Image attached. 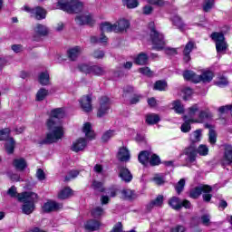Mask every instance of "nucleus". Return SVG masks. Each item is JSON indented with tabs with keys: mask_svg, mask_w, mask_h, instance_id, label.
I'll return each mask as SVG.
<instances>
[{
	"mask_svg": "<svg viewBox=\"0 0 232 232\" xmlns=\"http://www.w3.org/2000/svg\"><path fill=\"white\" fill-rule=\"evenodd\" d=\"M111 137H115V130H109L102 137L103 142H108Z\"/></svg>",
	"mask_w": 232,
	"mask_h": 232,
	"instance_id": "6e6d98bb",
	"label": "nucleus"
},
{
	"mask_svg": "<svg viewBox=\"0 0 232 232\" xmlns=\"http://www.w3.org/2000/svg\"><path fill=\"white\" fill-rule=\"evenodd\" d=\"M149 160L150 166H159L160 164V158L156 154H151V152Z\"/></svg>",
	"mask_w": 232,
	"mask_h": 232,
	"instance_id": "603ef678",
	"label": "nucleus"
},
{
	"mask_svg": "<svg viewBox=\"0 0 232 232\" xmlns=\"http://www.w3.org/2000/svg\"><path fill=\"white\" fill-rule=\"evenodd\" d=\"M196 152L200 157H207L209 153V148L207 145L201 144L196 149Z\"/></svg>",
	"mask_w": 232,
	"mask_h": 232,
	"instance_id": "a19ab883",
	"label": "nucleus"
},
{
	"mask_svg": "<svg viewBox=\"0 0 232 232\" xmlns=\"http://www.w3.org/2000/svg\"><path fill=\"white\" fill-rule=\"evenodd\" d=\"M100 227L101 222L95 219L89 220L84 224V228L86 231H99Z\"/></svg>",
	"mask_w": 232,
	"mask_h": 232,
	"instance_id": "393cba45",
	"label": "nucleus"
},
{
	"mask_svg": "<svg viewBox=\"0 0 232 232\" xmlns=\"http://www.w3.org/2000/svg\"><path fill=\"white\" fill-rule=\"evenodd\" d=\"M125 5L129 9L137 8V6H139V1L138 0H126Z\"/></svg>",
	"mask_w": 232,
	"mask_h": 232,
	"instance_id": "680f3d73",
	"label": "nucleus"
},
{
	"mask_svg": "<svg viewBox=\"0 0 232 232\" xmlns=\"http://www.w3.org/2000/svg\"><path fill=\"white\" fill-rule=\"evenodd\" d=\"M35 177L40 182H43V180H46V173H44V170H43V169H38L36 170Z\"/></svg>",
	"mask_w": 232,
	"mask_h": 232,
	"instance_id": "4d7b16f0",
	"label": "nucleus"
},
{
	"mask_svg": "<svg viewBox=\"0 0 232 232\" xmlns=\"http://www.w3.org/2000/svg\"><path fill=\"white\" fill-rule=\"evenodd\" d=\"M66 115L64 108H56L51 111L50 118L46 121L48 132L44 140H40L38 144H53L63 139L64 135V130L61 123V119Z\"/></svg>",
	"mask_w": 232,
	"mask_h": 232,
	"instance_id": "f257e3e1",
	"label": "nucleus"
},
{
	"mask_svg": "<svg viewBox=\"0 0 232 232\" xmlns=\"http://www.w3.org/2000/svg\"><path fill=\"white\" fill-rule=\"evenodd\" d=\"M48 97V90L41 88L36 93V101H44Z\"/></svg>",
	"mask_w": 232,
	"mask_h": 232,
	"instance_id": "a18cd8bd",
	"label": "nucleus"
},
{
	"mask_svg": "<svg viewBox=\"0 0 232 232\" xmlns=\"http://www.w3.org/2000/svg\"><path fill=\"white\" fill-rule=\"evenodd\" d=\"M201 137H202V130H197L190 134V141L192 142V144H195V142H200Z\"/></svg>",
	"mask_w": 232,
	"mask_h": 232,
	"instance_id": "37998d69",
	"label": "nucleus"
},
{
	"mask_svg": "<svg viewBox=\"0 0 232 232\" xmlns=\"http://www.w3.org/2000/svg\"><path fill=\"white\" fill-rule=\"evenodd\" d=\"M184 155H186V160L187 162H190V164H193L197 160V147H195V144H191L188 147H187L184 150Z\"/></svg>",
	"mask_w": 232,
	"mask_h": 232,
	"instance_id": "6e6552de",
	"label": "nucleus"
},
{
	"mask_svg": "<svg viewBox=\"0 0 232 232\" xmlns=\"http://www.w3.org/2000/svg\"><path fill=\"white\" fill-rule=\"evenodd\" d=\"M168 88V83L165 81H158L154 84V90H159V92H166Z\"/></svg>",
	"mask_w": 232,
	"mask_h": 232,
	"instance_id": "09e8293b",
	"label": "nucleus"
},
{
	"mask_svg": "<svg viewBox=\"0 0 232 232\" xmlns=\"http://www.w3.org/2000/svg\"><path fill=\"white\" fill-rule=\"evenodd\" d=\"M199 112L200 111H198V105L194 104L188 109V115H185L183 119H188L191 122L192 119H198V116L197 115H198Z\"/></svg>",
	"mask_w": 232,
	"mask_h": 232,
	"instance_id": "412c9836",
	"label": "nucleus"
},
{
	"mask_svg": "<svg viewBox=\"0 0 232 232\" xmlns=\"http://www.w3.org/2000/svg\"><path fill=\"white\" fill-rule=\"evenodd\" d=\"M150 41L152 44L153 50H157V52H160V50H164L166 48V40L164 39V34L160 33L155 29L154 24H150Z\"/></svg>",
	"mask_w": 232,
	"mask_h": 232,
	"instance_id": "20e7f679",
	"label": "nucleus"
},
{
	"mask_svg": "<svg viewBox=\"0 0 232 232\" xmlns=\"http://www.w3.org/2000/svg\"><path fill=\"white\" fill-rule=\"evenodd\" d=\"M152 182H154L157 186H162L166 183V178L162 174H156L152 178Z\"/></svg>",
	"mask_w": 232,
	"mask_h": 232,
	"instance_id": "c03bdc74",
	"label": "nucleus"
},
{
	"mask_svg": "<svg viewBox=\"0 0 232 232\" xmlns=\"http://www.w3.org/2000/svg\"><path fill=\"white\" fill-rule=\"evenodd\" d=\"M91 213L94 218H99V217H102V215H104V208H102V207H95L92 208Z\"/></svg>",
	"mask_w": 232,
	"mask_h": 232,
	"instance_id": "8fccbe9b",
	"label": "nucleus"
},
{
	"mask_svg": "<svg viewBox=\"0 0 232 232\" xmlns=\"http://www.w3.org/2000/svg\"><path fill=\"white\" fill-rule=\"evenodd\" d=\"M216 86H218L219 88H224V86H227L228 82L226 77H220L218 80L215 82Z\"/></svg>",
	"mask_w": 232,
	"mask_h": 232,
	"instance_id": "052dcab7",
	"label": "nucleus"
},
{
	"mask_svg": "<svg viewBox=\"0 0 232 232\" xmlns=\"http://www.w3.org/2000/svg\"><path fill=\"white\" fill-rule=\"evenodd\" d=\"M183 77H184L185 81H191L192 82H198V75H197L193 71L184 72Z\"/></svg>",
	"mask_w": 232,
	"mask_h": 232,
	"instance_id": "2f4dec72",
	"label": "nucleus"
},
{
	"mask_svg": "<svg viewBox=\"0 0 232 232\" xmlns=\"http://www.w3.org/2000/svg\"><path fill=\"white\" fill-rule=\"evenodd\" d=\"M206 128L209 129L208 140H209L210 144H216V142H217V131H215V129L211 128V125L207 124Z\"/></svg>",
	"mask_w": 232,
	"mask_h": 232,
	"instance_id": "ea45409f",
	"label": "nucleus"
},
{
	"mask_svg": "<svg viewBox=\"0 0 232 232\" xmlns=\"http://www.w3.org/2000/svg\"><path fill=\"white\" fill-rule=\"evenodd\" d=\"M110 98L107 96H102L100 100V106L98 108L97 111V117L100 119L102 117H104V115H108V111H110V106H111Z\"/></svg>",
	"mask_w": 232,
	"mask_h": 232,
	"instance_id": "0eeeda50",
	"label": "nucleus"
},
{
	"mask_svg": "<svg viewBox=\"0 0 232 232\" xmlns=\"http://www.w3.org/2000/svg\"><path fill=\"white\" fill-rule=\"evenodd\" d=\"M213 119V114L208 109L199 111L198 114V119H192L191 122H196L198 124H202L205 121H210Z\"/></svg>",
	"mask_w": 232,
	"mask_h": 232,
	"instance_id": "f8f14e48",
	"label": "nucleus"
},
{
	"mask_svg": "<svg viewBox=\"0 0 232 232\" xmlns=\"http://www.w3.org/2000/svg\"><path fill=\"white\" fill-rule=\"evenodd\" d=\"M75 23L76 24L82 26L84 24H93V23H95V20L93 19V16L92 14L86 13L76 16Z\"/></svg>",
	"mask_w": 232,
	"mask_h": 232,
	"instance_id": "9b49d317",
	"label": "nucleus"
},
{
	"mask_svg": "<svg viewBox=\"0 0 232 232\" xmlns=\"http://www.w3.org/2000/svg\"><path fill=\"white\" fill-rule=\"evenodd\" d=\"M92 188H93L95 191H100V193L104 192V187L101 181L94 180L92 184Z\"/></svg>",
	"mask_w": 232,
	"mask_h": 232,
	"instance_id": "864d4df0",
	"label": "nucleus"
},
{
	"mask_svg": "<svg viewBox=\"0 0 232 232\" xmlns=\"http://www.w3.org/2000/svg\"><path fill=\"white\" fill-rule=\"evenodd\" d=\"M24 10L30 14L31 17H34V19H37L38 21L46 19V10L43 9V7L37 6L32 9L28 5H24Z\"/></svg>",
	"mask_w": 232,
	"mask_h": 232,
	"instance_id": "423d86ee",
	"label": "nucleus"
},
{
	"mask_svg": "<svg viewBox=\"0 0 232 232\" xmlns=\"http://www.w3.org/2000/svg\"><path fill=\"white\" fill-rule=\"evenodd\" d=\"M140 73H142V75H147L148 77H151L152 72L151 69L149 67H141L139 69Z\"/></svg>",
	"mask_w": 232,
	"mask_h": 232,
	"instance_id": "0e129e2a",
	"label": "nucleus"
},
{
	"mask_svg": "<svg viewBox=\"0 0 232 232\" xmlns=\"http://www.w3.org/2000/svg\"><path fill=\"white\" fill-rule=\"evenodd\" d=\"M172 23L175 26L179 28V30H181V32H184L186 30V24L184 22H182V19L179 15H174L172 17Z\"/></svg>",
	"mask_w": 232,
	"mask_h": 232,
	"instance_id": "473e14b6",
	"label": "nucleus"
},
{
	"mask_svg": "<svg viewBox=\"0 0 232 232\" xmlns=\"http://www.w3.org/2000/svg\"><path fill=\"white\" fill-rule=\"evenodd\" d=\"M39 82L43 86H48V84H50V74L48 73V72L40 73Z\"/></svg>",
	"mask_w": 232,
	"mask_h": 232,
	"instance_id": "e433bc0d",
	"label": "nucleus"
},
{
	"mask_svg": "<svg viewBox=\"0 0 232 232\" xmlns=\"http://www.w3.org/2000/svg\"><path fill=\"white\" fill-rule=\"evenodd\" d=\"M19 202H24L22 211L24 215H32L35 211V201L37 200V194L35 192H23L18 195Z\"/></svg>",
	"mask_w": 232,
	"mask_h": 232,
	"instance_id": "f03ea898",
	"label": "nucleus"
},
{
	"mask_svg": "<svg viewBox=\"0 0 232 232\" xmlns=\"http://www.w3.org/2000/svg\"><path fill=\"white\" fill-rule=\"evenodd\" d=\"M59 209H63V204L53 200H49L43 206V211L44 213H52L53 211H59Z\"/></svg>",
	"mask_w": 232,
	"mask_h": 232,
	"instance_id": "ddd939ff",
	"label": "nucleus"
},
{
	"mask_svg": "<svg viewBox=\"0 0 232 232\" xmlns=\"http://www.w3.org/2000/svg\"><path fill=\"white\" fill-rule=\"evenodd\" d=\"M7 195H9V197H12L13 198H17L19 200L18 197L21 194H17V188L13 186L8 189Z\"/></svg>",
	"mask_w": 232,
	"mask_h": 232,
	"instance_id": "13d9d810",
	"label": "nucleus"
},
{
	"mask_svg": "<svg viewBox=\"0 0 232 232\" xmlns=\"http://www.w3.org/2000/svg\"><path fill=\"white\" fill-rule=\"evenodd\" d=\"M185 186H186V179H181L178 182V184L176 185V187H175V189H176L178 195H180V192H181V191H184V187H185Z\"/></svg>",
	"mask_w": 232,
	"mask_h": 232,
	"instance_id": "5fc2aeb1",
	"label": "nucleus"
},
{
	"mask_svg": "<svg viewBox=\"0 0 232 232\" xmlns=\"http://www.w3.org/2000/svg\"><path fill=\"white\" fill-rule=\"evenodd\" d=\"M87 146H88V140H86V139L84 138H79L72 142L71 150L75 153H79V151H84Z\"/></svg>",
	"mask_w": 232,
	"mask_h": 232,
	"instance_id": "9d476101",
	"label": "nucleus"
},
{
	"mask_svg": "<svg viewBox=\"0 0 232 232\" xmlns=\"http://www.w3.org/2000/svg\"><path fill=\"white\" fill-rule=\"evenodd\" d=\"M169 204L172 209H180L182 208V203L180 202V199L177 197H173L169 199Z\"/></svg>",
	"mask_w": 232,
	"mask_h": 232,
	"instance_id": "c9c22d12",
	"label": "nucleus"
},
{
	"mask_svg": "<svg viewBox=\"0 0 232 232\" xmlns=\"http://www.w3.org/2000/svg\"><path fill=\"white\" fill-rule=\"evenodd\" d=\"M151 156V152L147 150H142L140 152L138 156V160L140 162V164H143V166H146L148 161L150 160V157Z\"/></svg>",
	"mask_w": 232,
	"mask_h": 232,
	"instance_id": "c85d7f7f",
	"label": "nucleus"
},
{
	"mask_svg": "<svg viewBox=\"0 0 232 232\" xmlns=\"http://www.w3.org/2000/svg\"><path fill=\"white\" fill-rule=\"evenodd\" d=\"M80 106L82 111L85 113H90L93 110L92 106V96L91 95H84L79 100Z\"/></svg>",
	"mask_w": 232,
	"mask_h": 232,
	"instance_id": "1a4fd4ad",
	"label": "nucleus"
},
{
	"mask_svg": "<svg viewBox=\"0 0 232 232\" xmlns=\"http://www.w3.org/2000/svg\"><path fill=\"white\" fill-rule=\"evenodd\" d=\"M0 140H5V150L9 155L14 153L15 148V140L10 137V129H4L0 130Z\"/></svg>",
	"mask_w": 232,
	"mask_h": 232,
	"instance_id": "39448f33",
	"label": "nucleus"
},
{
	"mask_svg": "<svg viewBox=\"0 0 232 232\" xmlns=\"http://www.w3.org/2000/svg\"><path fill=\"white\" fill-rule=\"evenodd\" d=\"M82 53V47L74 46L68 50L67 55L70 61H77L79 55Z\"/></svg>",
	"mask_w": 232,
	"mask_h": 232,
	"instance_id": "aec40b11",
	"label": "nucleus"
},
{
	"mask_svg": "<svg viewBox=\"0 0 232 232\" xmlns=\"http://www.w3.org/2000/svg\"><path fill=\"white\" fill-rule=\"evenodd\" d=\"M216 50L218 53H226V50H227V42H219L216 44Z\"/></svg>",
	"mask_w": 232,
	"mask_h": 232,
	"instance_id": "49530a36",
	"label": "nucleus"
},
{
	"mask_svg": "<svg viewBox=\"0 0 232 232\" xmlns=\"http://www.w3.org/2000/svg\"><path fill=\"white\" fill-rule=\"evenodd\" d=\"M211 187L208 185L197 187L190 191L189 197L190 198H198L202 193H211Z\"/></svg>",
	"mask_w": 232,
	"mask_h": 232,
	"instance_id": "2eb2a0df",
	"label": "nucleus"
},
{
	"mask_svg": "<svg viewBox=\"0 0 232 232\" xmlns=\"http://www.w3.org/2000/svg\"><path fill=\"white\" fill-rule=\"evenodd\" d=\"M215 5V0H205V5H203L204 12H209L213 5Z\"/></svg>",
	"mask_w": 232,
	"mask_h": 232,
	"instance_id": "bf43d9fd",
	"label": "nucleus"
},
{
	"mask_svg": "<svg viewBox=\"0 0 232 232\" xmlns=\"http://www.w3.org/2000/svg\"><path fill=\"white\" fill-rule=\"evenodd\" d=\"M110 232H122V223L118 222Z\"/></svg>",
	"mask_w": 232,
	"mask_h": 232,
	"instance_id": "774afa93",
	"label": "nucleus"
},
{
	"mask_svg": "<svg viewBox=\"0 0 232 232\" xmlns=\"http://www.w3.org/2000/svg\"><path fill=\"white\" fill-rule=\"evenodd\" d=\"M211 217L208 214H205L201 217V221L204 226H209Z\"/></svg>",
	"mask_w": 232,
	"mask_h": 232,
	"instance_id": "338daca9",
	"label": "nucleus"
},
{
	"mask_svg": "<svg viewBox=\"0 0 232 232\" xmlns=\"http://www.w3.org/2000/svg\"><path fill=\"white\" fill-rule=\"evenodd\" d=\"M79 176L78 170H71L68 176L65 177V182L72 180V179H77Z\"/></svg>",
	"mask_w": 232,
	"mask_h": 232,
	"instance_id": "e2e57ef3",
	"label": "nucleus"
},
{
	"mask_svg": "<svg viewBox=\"0 0 232 232\" xmlns=\"http://www.w3.org/2000/svg\"><path fill=\"white\" fill-rule=\"evenodd\" d=\"M82 131L87 139H95V131H93V129L92 128V123L86 122L83 124Z\"/></svg>",
	"mask_w": 232,
	"mask_h": 232,
	"instance_id": "a878e982",
	"label": "nucleus"
},
{
	"mask_svg": "<svg viewBox=\"0 0 232 232\" xmlns=\"http://www.w3.org/2000/svg\"><path fill=\"white\" fill-rule=\"evenodd\" d=\"M172 109L176 111V113H184V105H182V102H180L179 100L172 102Z\"/></svg>",
	"mask_w": 232,
	"mask_h": 232,
	"instance_id": "79ce46f5",
	"label": "nucleus"
},
{
	"mask_svg": "<svg viewBox=\"0 0 232 232\" xmlns=\"http://www.w3.org/2000/svg\"><path fill=\"white\" fill-rule=\"evenodd\" d=\"M107 193L110 195V197L115 198L117 197V193H119V188H117V187H111L109 188Z\"/></svg>",
	"mask_w": 232,
	"mask_h": 232,
	"instance_id": "69168bd1",
	"label": "nucleus"
},
{
	"mask_svg": "<svg viewBox=\"0 0 232 232\" xmlns=\"http://www.w3.org/2000/svg\"><path fill=\"white\" fill-rule=\"evenodd\" d=\"M197 48V45L195 44V42H188L183 50V61L185 63H189L191 61V52Z\"/></svg>",
	"mask_w": 232,
	"mask_h": 232,
	"instance_id": "a211bd4d",
	"label": "nucleus"
},
{
	"mask_svg": "<svg viewBox=\"0 0 232 232\" xmlns=\"http://www.w3.org/2000/svg\"><path fill=\"white\" fill-rule=\"evenodd\" d=\"M148 59L149 57L147 53H140L136 56L134 62L136 64H139L140 66H144V64H148Z\"/></svg>",
	"mask_w": 232,
	"mask_h": 232,
	"instance_id": "c756f323",
	"label": "nucleus"
},
{
	"mask_svg": "<svg viewBox=\"0 0 232 232\" xmlns=\"http://www.w3.org/2000/svg\"><path fill=\"white\" fill-rule=\"evenodd\" d=\"M116 34L119 32H126L130 28V21L126 19H120L114 24Z\"/></svg>",
	"mask_w": 232,
	"mask_h": 232,
	"instance_id": "4be33fe9",
	"label": "nucleus"
},
{
	"mask_svg": "<svg viewBox=\"0 0 232 232\" xmlns=\"http://www.w3.org/2000/svg\"><path fill=\"white\" fill-rule=\"evenodd\" d=\"M212 41H214V43H216V44H218V43H223L224 41H226V37H224V34L222 33H212L210 35Z\"/></svg>",
	"mask_w": 232,
	"mask_h": 232,
	"instance_id": "58836bf2",
	"label": "nucleus"
},
{
	"mask_svg": "<svg viewBox=\"0 0 232 232\" xmlns=\"http://www.w3.org/2000/svg\"><path fill=\"white\" fill-rule=\"evenodd\" d=\"M13 166L17 171H24L28 168L26 160L23 158L14 159L13 161Z\"/></svg>",
	"mask_w": 232,
	"mask_h": 232,
	"instance_id": "5701e85b",
	"label": "nucleus"
},
{
	"mask_svg": "<svg viewBox=\"0 0 232 232\" xmlns=\"http://www.w3.org/2000/svg\"><path fill=\"white\" fill-rule=\"evenodd\" d=\"M117 159L121 162L130 161V150H128V148H126V147H121L117 153Z\"/></svg>",
	"mask_w": 232,
	"mask_h": 232,
	"instance_id": "6ab92c4d",
	"label": "nucleus"
},
{
	"mask_svg": "<svg viewBox=\"0 0 232 232\" xmlns=\"http://www.w3.org/2000/svg\"><path fill=\"white\" fill-rule=\"evenodd\" d=\"M215 74L211 71H204L200 75H198V82H211Z\"/></svg>",
	"mask_w": 232,
	"mask_h": 232,
	"instance_id": "b1692460",
	"label": "nucleus"
},
{
	"mask_svg": "<svg viewBox=\"0 0 232 232\" xmlns=\"http://www.w3.org/2000/svg\"><path fill=\"white\" fill-rule=\"evenodd\" d=\"M121 198H125V200H135V198H137V194H135L134 190L125 188L121 190Z\"/></svg>",
	"mask_w": 232,
	"mask_h": 232,
	"instance_id": "bb28decb",
	"label": "nucleus"
},
{
	"mask_svg": "<svg viewBox=\"0 0 232 232\" xmlns=\"http://www.w3.org/2000/svg\"><path fill=\"white\" fill-rule=\"evenodd\" d=\"M91 73L92 75L101 76V75H104L106 73V71L104 70L103 67H101L99 65H92V70Z\"/></svg>",
	"mask_w": 232,
	"mask_h": 232,
	"instance_id": "de8ad7c7",
	"label": "nucleus"
},
{
	"mask_svg": "<svg viewBox=\"0 0 232 232\" xmlns=\"http://www.w3.org/2000/svg\"><path fill=\"white\" fill-rule=\"evenodd\" d=\"M163 203L164 196L159 195L154 200L150 201V203L148 205V208H160V206H162Z\"/></svg>",
	"mask_w": 232,
	"mask_h": 232,
	"instance_id": "72a5a7b5",
	"label": "nucleus"
},
{
	"mask_svg": "<svg viewBox=\"0 0 232 232\" xmlns=\"http://www.w3.org/2000/svg\"><path fill=\"white\" fill-rule=\"evenodd\" d=\"M57 6L59 10L67 14H79V12H82L84 4L79 0L60 1Z\"/></svg>",
	"mask_w": 232,
	"mask_h": 232,
	"instance_id": "7ed1b4c3",
	"label": "nucleus"
},
{
	"mask_svg": "<svg viewBox=\"0 0 232 232\" xmlns=\"http://www.w3.org/2000/svg\"><path fill=\"white\" fill-rule=\"evenodd\" d=\"M34 41H39L40 37H44L48 35V27L46 25H43L41 24H37L35 27L34 28Z\"/></svg>",
	"mask_w": 232,
	"mask_h": 232,
	"instance_id": "dca6fc26",
	"label": "nucleus"
},
{
	"mask_svg": "<svg viewBox=\"0 0 232 232\" xmlns=\"http://www.w3.org/2000/svg\"><path fill=\"white\" fill-rule=\"evenodd\" d=\"M101 30H102V34H104V32H107V33L115 32L116 33L115 24H111V23H108V22L102 23L101 24Z\"/></svg>",
	"mask_w": 232,
	"mask_h": 232,
	"instance_id": "4c0bfd02",
	"label": "nucleus"
},
{
	"mask_svg": "<svg viewBox=\"0 0 232 232\" xmlns=\"http://www.w3.org/2000/svg\"><path fill=\"white\" fill-rule=\"evenodd\" d=\"M160 121V117L155 113H149L146 115L145 122H147L150 126L153 124H157Z\"/></svg>",
	"mask_w": 232,
	"mask_h": 232,
	"instance_id": "7c9ffc66",
	"label": "nucleus"
},
{
	"mask_svg": "<svg viewBox=\"0 0 232 232\" xmlns=\"http://www.w3.org/2000/svg\"><path fill=\"white\" fill-rule=\"evenodd\" d=\"M73 195L72 188L70 187H65L58 193V198L61 200H66V198H70Z\"/></svg>",
	"mask_w": 232,
	"mask_h": 232,
	"instance_id": "cd10ccee",
	"label": "nucleus"
},
{
	"mask_svg": "<svg viewBox=\"0 0 232 232\" xmlns=\"http://www.w3.org/2000/svg\"><path fill=\"white\" fill-rule=\"evenodd\" d=\"M93 65H90L88 63H80L78 65V70L82 72V73H85L86 75L92 74V70Z\"/></svg>",
	"mask_w": 232,
	"mask_h": 232,
	"instance_id": "f704fd0d",
	"label": "nucleus"
},
{
	"mask_svg": "<svg viewBox=\"0 0 232 232\" xmlns=\"http://www.w3.org/2000/svg\"><path fill=\"white\" fill-rule=\"evenodd\" d=\"M119 169V177L123 180V182H131L133 180V175H131V172L128 168L120 166L118 167Z\"/></svg>",
	"mask_w": 232,
	"mask_h": 232,
	"instance_id": "f3484780",
	"label": "nucleus"
},
{
	"mask_svg": "<svg viewBox=\"0 0 232 232\" xmlns=\"http://www.w3.org/2000/svg\"><path fill=\"white\" fill-rule=\"evenodd\" d=\"M222 166H231L232 164V146L226 145L223 157L221 160Z\"/></svg>",
	"mask_w": 232,
	"mask_h": 232,
	"instance_id": "4468645a",
	"label": "nucleus"
},
{
	"mask_svg": "<svg viewBox=\"0 0 232 232\" xmlns=\"http://www.w3.org/2000/svg\"><path fill=\"white\" fill-rule=\"evenodd\" d=\"M185 122L181 125V131L183 133H188L189 131H191V123H193L192 121H189V120L188 119H184Z\"/></svg>",
	"mask_w": 232,
	"mask_h": 232,
	"instance_id": "3c124183",
	"label": "nucleus"
}]
</instances>
